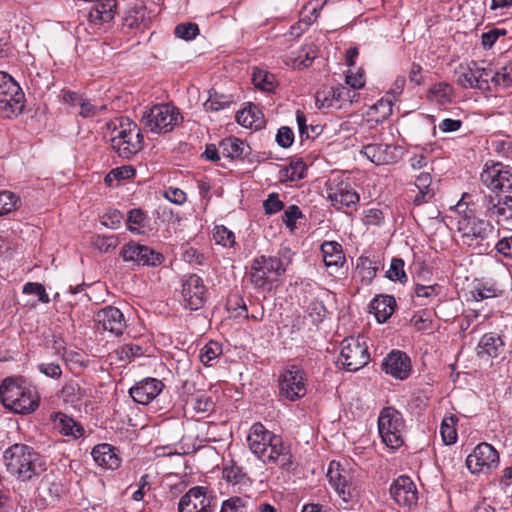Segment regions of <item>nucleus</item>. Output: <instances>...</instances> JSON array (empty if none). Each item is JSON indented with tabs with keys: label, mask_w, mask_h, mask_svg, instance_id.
Masks as SVG:
<instances>
[{
	"label": "nucleus",
	"mask_w": 512,
	"mask_h": 512,
	"mask_svg": "<svg viewBox=\"0 0 512 512\" xmlns=\"http://www.w3.org/2000/svg\"><path fill=\"white\" fill-rule=\"evenodd\" d=\"M475 196L464 193L455 205V211L459 214L457 230L463 244L468 246L479 245L492 234L494 226L489 220L475 215Z\"/></svg>",
	"instance_id": "nucleus-1"
},
{
	"label": "nucleus",
	"mask_w": 512,
	"mask_h": 512,
	"mask_svg": "<svg viewBox=\"0 0 512 512\" xmlns=\"http://www.w3.org/2000/svg\"><path fill=\"white\" fill-rule=\"evenodd\" d=\"M112 126L111 146L123 159H131L144 148V138L138 125L127 117H119Z\"/></svg>",
	"instance_id": "nucleus-2"
},
{
	"label": "nucleus",
	"mask_w": 512,
	"mask_h": 512,
	"mask_svg": "<svg viewBox=\"0 0 512 512\" xmlns=\"http://www.w3.org/2000/svg\"><path fill=\"white\" fill-rule=\"evenodd\" d=\"M3 405L18 414H29L39 406V395L34 387L23 386L14 378H6L0 385Z\"/></svg>",
	"instance_id": "nucleus-3"
},
{
	"label": "nucleus",
	"mask_w": 512,
	"mask_h": 512,
	"mask_svg": "<svg viewBox=\"0 0 512 512\" xmlns=\"http://www.w3.org/2000/svg\"><path fill=\"white\" fill-rule=\"evenodd\" d=\"M4 458L10 473L28 481L45 470V460L36 450H5Z\"/></svg>",
	"instance_id": "nucleus-4"
},
{
	"label": "nucleus",
	"mask_w": 512,
	"mask_h": 512,
	"mask_svg": "<svg viewBox=\"0 0 512 512\" xmlns=\"http://www.w3.org/2000/svg\"><path fill=\"white\" fill-rule=\"evenodd\" d=\"M25 94L20 85L7 72L0 71V114L5 119H14L25 108Z\"/></svg>",
	"instance_id": "nucleus-5"
},
{
	"label": "nucleus",
	"mask_w": 512,
	"mask_h": 512,
	"mask_svg": "<svg viewBox=\"0 0 512 512\" xmlns=\"http://www.w3.org/2000/svg\"><path fill=\"white\" fill-rule=\"evenodd\" d=\"M404 421L400 412L393 407L384 408L378 418V430L387 448H401L405 445Z\"/></svg>",
	"instance_id": "nucleus-6"
},
{
	"label": "nucleus",
	"mask_w": 512,
	"mask_h": 512,
	"mask_svg": "<svg viewBox=\"0 0 512 512\" xmlns=\"http://www.w3.org/2000/svg\"><path fill=\"white\" fill-rule=\"evenodd\" d=\"M341 346L337 365L341 366L344 370L355 372L369 363L370 354L362 336L345 338Z\"/></svg>",
	"instance_id": "nucleus-7"
},
{
	"label": "nucleus",
	"mask_w": 512,
	"mask_h": 512,
	"mask_svg": "<svg viewBox=\"0 0 512 512\" xmlns=\"http://www.w3.org/2000/svg\"><path fill=\"white\" fill-rule=\"evenodd\" d=\"M179 109L170 104H158L142 116L144 127L153 133H167L182 121Z\"/></svg>",
	"instance_id": "nucleus-8"
},
{
	"label": "nucleus",
	"mask_w": 512,
	"mask_h": 512,
	"mask_svg": "<svg viewBox=\"0 0 512 512\" xmlns=\"http://www.w3.org/2000/svg\"><path fill=\"white\" fill-rule=\"evenodd\" d=\"M286 271L282 260L276 256L256 257L251 266V282L257 289H270L271 283Z\"/></svg>",
	"instance_id": "nucleus-9"
},
{
	"label": "nucleus",
	"mask_w": 512,
	"mask_h": 512,
	"mask_svg": "<svg viewBox=\"0 0 512 512\" xmlns=\"http://www.w3.org/2000/svg\"><path fill=\"white\" fill-rule=\"evenodd\" d=\"M481 202L485 216L496 221L498 225L512 229V196L498 194L475 195Z\"/></svg>",
	"instance_id": "nucleus-10"
},
{
	"label": "nucleus",
	"mask_w": 512,
	"mask_h": 512,
	"mask_svg": "<svg viewBox=\"0 0 512 512\" xmlns=\"http://www.w3.org/2000/svg\"><path fill=\"white\" fill-rule=\"evenodd\" d=\"M306 377L304 370L290 365L279 376V395L289 401H296L306 395Z\"/></svg>",
	"instance_id": "nucleus-11"
},
{
	"label": "nucleus",
	"mask_w": 512,
	"mask_h": 512,
	"mask_svg": "<svg viewBox=\"0 0 512 512\" xmlns=\"http://www.w3.org/2000/svg\"><path fill=\"white\" fill-rule=\"evenodd\" d=\"M480 180L491 190L512 191V167L501 162L485 164Z\"/></svg>",
	"instance_id": "nucleus-12"
},
{
	"label": "nucleus",
	"mask_w": 512,
	"mask_h": 512,
	"mask_svg": "<svg viewBox=\"0 0 512 512\" xmlns=\"http://www.w3.org/2000/svg\"><path fill=\"white\" fill-rule=\"evenodd\" d=\"M327 199L337 210L356 207L360 197L359 194L340 178L330 179L326 183Z\"/></svg>",
	"instance_id": "nucleus-13"
},
{
	"label": "nucleus",
	"mask_w": 512,
	"mask_h": 512,
	"mask_svg": "<svg viewBox=\"0 0 512 512\" xmlns=\"http://www.w3.org/2000/svg\"><path fill=\"white\" fill-rule=\"evenodd\" d=\"M120 255L125 262H133L142 266H158L163 263L165 257L162 253L148 246L136 243H128L121 249Z\"/></svg>",
	"instance_id": "nucleus-14"
},
{
	"label": "nucleus",
	"mask_w": 512,
	"mask_h": 512,
	"mask_svg": "<svg viewBox=\"0 0 512 512\" xmlns=\"http://www.w3.org/2000/svg\"><path fill=\"white\" fill-rule=\"evenodd\" d=\"M213 498L204 487L196 486L184 494L179 503V512H214Z\"/></svg>",
	"instance_id": "nucleus-15"
},
{
	"label": "nucleus",
	"mask_w": 512,
	"mask_h": 512,
	"mask_svg": "<svg viewBox=\"0 0 512 512\" xmlns=\"http://www.w3.org/2000/svg\"><path fill=\"white\" fill-rule=\"evenodd\" d=\"M206 287L201 277L189 275L182 283V296L185 307L195 311L205 303Z\"/></svg>",
	"instance_id": "nucleus-16"
},
{
	"label": "nucleus",
	"mask_w": 512,
	"mask_h": 512,
	"mask_svg": "<svg viewBox=\"0 0 512 512\" xmlns=\"http://www.w3.org/2000/svg\"><path fill=\"white\" fill-rule=\"evenodd\" d=\"M332 465L333 462L330 464L327 476L339 497L346 504L358 502L359 489L351 482L350 477L341 474L338 469L333 470Z\"/></svg>",
	"instance_id": "nucleus-17"
},
{
	"label": "nucleus",
	"mask_w": 512,
	"mask_h": 512,
	"mask_svg": "<svg viewBox=\"0 0 512 512\" xmlns=\"http://www.w3.org/2000/svg\"><path fill=\"white\" fill-rule=\"evenodd\" d=\"M97 327L109 331L115 336H121L126 329V321L123 313L114 306H106L100 309L94 318Z\"/></svg>",
	"instance_id": "nucleus-18"
},
{
	"label": "nucleus",
	"mask_w": 512,
	"mask_h": 512,
	"mask_svg": "<svg viewBox=\"0 0 512 512\" xmlns=\"http://www.w3.org/2000/svg\"><path fill=\"white\" fill-rule=\"evenodd\" d=\"M163 388L164 384L162 381L147 377L136 382L129 389V395L136 403L148 405L162 392Z\"/></svg>",
	"instance_id": "nucleus-19"
},
{
	"label": "nucleus",
	"mask_w": 512,
	"mask_h": 512,
	"mask_svg": "<svg viewBox=\"0 0 512 512\" xmlns=\"http://www.w3.org/2000/svg\"><path fill=\"white\" fill-rule=\"evenodd\" d=\"M390 495L400 506L412 507L418 500L416 485L408 476H399L390 486Z\"/></svg>",
	"instance_id": "nucleus-20"
},
{
	"label": "nucleus",
	"mask_w": 512,
	"mask_h": 512,
	"mask_svg": "<svg viewBox=\"0 0 512 512\" xmlns=\"http://www.w3.org/2000/svg\"><path fill=\"white\" fill-rule=\"evenodd\" d=\"M398 150L396 145L369 143L362 147L361 153L376 165H388L398 161Z\"/></svg>",
	"instance_id": "nucleus-21"
},
{
	"label": "nucleus",
	"mask_w": 512,
	"mask_h": 512,
	"mask_svg": "<svg viewBox=\"0 0 512 512\" xmlns=\"http://www.w3.org/2000/svg\"><path fill=\"white\" fill-rule=\"evenodd\" d=\"M382 369L398 379H406L411 371V361L409 357L401 351H392L382 362Z\"/></svg>",
	"instance_id": "nucleus-22"
},
{
	"label": "nucleus",
	"mask_w": 512,
	"mask_h": 512,
	"mask_svg": "<svg viewBox=\"0 0 512 512\" xmlns=\"http://www.w3.org/2000/svg\"><path fill=\"white\" fill-rule=\"evenodd\" d=\"M498 463V450H473L466 458V466L473 474L497 467Z\"/></svg>",
	"instance_id": "nucleus-23"
},
{
	"label": "nucleus",
	"mask_w": 512,
	"mask_h": 512,
	"mask_svg": "<svg viewBox=\"0 0 512 512\" xmlns=\"http://www.w3.org/2000/svg\"><path fill=\"white\" fill-rule=\"evenodd\" d=\"M487 74L485 68L478 67L476 62H472L467 67H461L458 76V83L463 88H477L484 90L488 88V80L482 79V75Z\"/></svg>",
	"instance_id": "nucleus-24"
},
{
	"label": "nucleus",
	"mask_w": 512,
	"mask_h": 512,
	"mask_svg": "<svg viewBox=\"0 0 512 512\" xmlns=\"http://www.w3.org/2000/svg\"><path fill=\"white\" fill-rule=\"evenodd\" d=\"M250 448L262 445L263 448L282 447V440L278 435L270 432L263 424L257 422L252 425L248 435Z\"/></svg>",
	"instance_id": "nucleus-25"
},
{
	"label": "nucleus",
	"mask_w": 512,
	"mask_h": 512,
	"mask_svg": "<svg viewBox=\"0 0 512 512\" xmlns=\"http://www.w3.org/2000/svg\"><path fill=\"white\" fill-rule=\"evenodd\" d=\"M51 421L53 428L64 436L71 437L72 439L90 437V435L85 434V429L82 425L76 423L73 418L62 412L54 413L51 416Z\"/></svg>",
	"instance_id": "nucleus-26"
},
{
	"label": "nucleus",
	"mask_w": 512,
	"mask_h": 512,
	"mask_svg": "<svg viewBox=\"0 0 512 512\" xmlns=\"http://www.w3.org/2000/svg\"><path fill=\"white\" fill-rule=\"evenodd\" d=\"M219 149L224 157L231 160L243 159L250 153L249 145L234 136L221 140Z\"/></svg>",
	"instance_id": "nucleus-27"
},
{
	"label": "nucleus",
	"mask_w": 512,
	"mask_h": 512,
	"mask_svg": "<svg viewBox=\"0 0 512 512\" xmlns=\"http://www.w3.org/2000/svg\"><path fill=\"white\" fill-rule=\"evenodd\" d=\"M321 252L323 261L327 267H334L336 269L343 266L346 261L343 248L340 243L336 241H325L321 245Z\"/></svg>",
	"instance_id": "nucleus-28"
},
{
	"label": "nucleus",
	"mask_w": 512,
	"mask_h": 512,
	"mask_svg": "<svg viewBox=\"0 0 512 512\" xmlns=\"http://www.w3.org/2000/svg\"><path fill=\"white\" fill-rule=\"evenodd\" d=\"M236 121L246 128L259 130L265 125V119L261 110L253 104L239 111L236 114Z\"/></svg>",
	"instance_id": "nucleus-29"
},
{
	"label": "nucleus",
	"mask_w": 512,
	"mask_h": 512,
	"mask_svg": "<svg viewBox=\"0 0 512 512\" xmlns=\"http://www.w3.org/2000/svg\"><path fill=\"white\" fill-rule=\"evenodd\" d=\"M396 301L389 295H380L371 302V309L379 323L386 322L394 313Z\"/></svg>",
	"instance_id": "nucleus-30"
},
{
	"label": "nucleus",
	"mask_w": 512,
	"mask_h": 512,
	"mask_svg": "<svg viewBox=\"0 0 512 512\" xmlns=\"http://www.w3.org/2000/svg\"><path fill=\"white\" fill-rule=\"evenodd\" d=\"M345 93L348 94L349 90L344 86L325 87L318 90L315 95L316 106L319 109L329 108L333 106L335 101L343 99Z\"/></svg>",
	"instance_id": "nucleus-31"
},
{
	"label": "nucleus",
	"mask_w": 512,
	"mask_h": 512,
	"mask_svg": "<svg viewBox=\"0 0 512 512\" xmlns=\"http://www.w3.org/2000/svg\"><path fill=\"white\" fill-rule=\"evenodd\" d=\"M378 269L377 262L367 256H360L356 263L355 277H359L363 284L368 285L376 277Z\"/></svg>",
	"instance_id": "nucleus-32"
},
{
	"label": "nucleus",
	"mask_w": 512,
	"mask_h": 512,
	"mask_svg": "<svg viewBox=\"0 0 512 512\" xmlns=\"http://www.w3.org/2000/svg\"><path fill=\"white\" fill-rule=\"evenodd\" d=\"M503 346L502 339L495 333H487L482 336L477 347L480 357H497L499 349Z\"/></svg>",
	"instance_id": "nucleus-33"
},
{
	"label": "nucleus",
	"mask_w": 512,
	"mask_h": 512,
	"mask_svg": "<svg viewBox=\"0 0 512 512\" xmlns=\"http://www.w3.org/2000/svg\"><path fill=\"white\" fill-rule=\"evenodd\" d=\"M95 463L103 469H117L121 464V458L115 450H91Z\"/></svg>",
	"instance_id": "nucleus-34"
},
{
	"label": "nucleus",
	"mask_w": 512,
	"mask_h": 512,
	"mask_svg": "<svg viewBox=\"0 0 512 512\" xmlns=\"http://www.w3.org/2000/svg\"><path fill=\"white\" fill-rule=\"evenodd\" d=\"M453 88L447 83H437L431 86L427 91V98L431 102L443 106L451 102Z\"/></svg>",
	"instance_id": "nucleus-35"
},
{
	"label": "nucleus",
	"mask_w": 512,
	"mask_h": 512,
	"mask_svg": "<svg viewBox=\"0 0 512 512\" xmlns=\"http://www.w3.org/2000/svg\"><path fill=\"white\" fill-rule=\"evenodd\" d=\"M60 397L64 402L76 405L86 397V391L80 384L74 380H70L64 384L60 391Z\"/></svg>",
	"instance_id": "nucleus-36"
},
{
	"label": "nucleus",
	"mask_w": 512,
	"mask_h": 512,
	"mask_svg": "<svg viewBox=\"0 0 512 512\" xmlns=\"http://www.w3.org/2000/svg\"><path fill=\"white\" fill-rule=\"evenodd\" d=\"M146 17V9L142 4H129L123 17L124 25L129 28L138 26Z\"/></svg>",
	"instance_id": "nucleus-37"
},
{
	"label": "nucleus",
	"mask_w": 512,
	"mask_h": 512,
	"mask_svg": "<svg viewBox=\"0 0 512 512\" xmlns=\"http://www.w3.org/2000/svg\"><path fill=\"white\" fill-rule=\"evenodd\" d=\"M394 99L390 96H386L378 100L374 105H372L369 109V113L375 112L379 116L374 120L375 124L383 123L386 119L390 117L392 114V108L394 105Z\"/></svg>",
	"instance_id": "nucleus-38"
},
{
	"label": "nucleus",
	"mask_w": 512,
	"mask_h": 512,
	"mask_svg": "<svg viewBox=\"0 0 512 512\" xmlns=\"http://www.w3.org/2000/svg\"><path fill=\"white\" fill-rule=\"evenodd\" d=\"M147 221V215L141 209H132L128 212L127 228L136 234L144 233Z\"/></svg>",
	"instance_id": "nucleus-39"
},
{
	"label": "nucleus",
	"mask_w": 512,
	"mask_h": 512,
	"mask_svg": "<svg viewBox=\"0 0 512 512\" xmlns=\"http://www.w3.org/2000/svg\"><path fill=\"white\" fill-rule=\"evenodd\" d=\"M274 81L275 77L273 74L265 70L254 68L252 73V83L257 89L268 92L272 91L274 89Z\"/></svg>",
	"instance_id": "nucleus-40"
},
{
	"label": "nucleus",
	"mask_w": 512,
	"mask_h": 512,
	"mask_svg": "<svg viewBox=\"0 0 512 512\" xmlns=\"http://www.w3.org/2000/svg\"><path fill=\"white\" fill-rule=\"evenodd\" d=\"M296 121L298 124V129L300 136L303 138L304 136L309 138H316L323 132V127L321 125H307L306 124V116L305 114L297 110L296 111Z\"/></svg>",
	"instance_id": "nucleus-41"
},
{
	"label": "nucleus",
	"mask_w": 512,
	"mask_h": 512,
	"mask_svg": "<svg viewBox=\"0 0 512 512\" xmlns=\"http://www.w3.org/2000/svg\"><path fill=\"white\" fill-rule=\"evenodd\" d=\"M20 198L13 192L0 191V216L9 214L18 209Z\"/></svg>",
	"instance_id": "nucleus-42"
},
{
	"label": "nucleus",
	"mask_w": 512,
	"mask_h": 512,
	"mask_svg": "<svg viewBox=\"0 0 512 512\" xmlns=\"http://www.w3.org/2000/svg\"><path fill=\"white\" fill-rule=\"evenodd\" d=\"M307 166L302 159L292 160L283 171V178L289 181L301 180L306 176Z\"/></svg>",
	"instance_id": "nucleus-43"
},
{
	"label": "nucleus",
	"mask_w": 512,
	"mask_h": 512,
	"mask_svg": "<svg viewBox=\"0 0 512 512\" xmlns=\"http://www.w3.org/2000/svg\"><path fill=\"white\" fill-rule=\"evenodd\" d=\"M255 456L266 462V452L276 453V458H278V465L281 468L289 469L292 465V454L290 450H252Z\"/></svg>",
	"instance_id": "nucleus-44"
},
{
	"label": "nucleus",
	"mask_w": 512,
	"mask_h": 512,
	"mask_svg": "<svg viewBox=\"0 0 512 512\" xmlns=\"http://www.w3.org/2000/svg\"><path fill=\"white\" fill-rule=\"evenodd\" d=\"M457 422V418L455 416H450L448 418H444L440 432L445 445H452L457 440V432L455 428V424Z\"/></svg>",
	"instance_id": "nucleus-45"
},
{
	"label": "nucleus",
	"mask_w": 512,
	"mask_h": 512,
	"mask_svg": "<svg viewBox=\"0 0 512 512\" xmlns=\"http://www.w3.org/2000/svg\"><path fill=\"white\" fill-rule=\"evenodd\" d=\"M224 460V466L222 470L223 478L231 483H239L241 482L242 478L245 477V474L243 473L242 469L237 466L233 459H230L227 461L225 458Z\"/></svg>",
	"instance_id": "nucleus-46"
},
{
	"label": "nucleus",
	"mask_w": 512,
	"mask_h": 512,
	"mask_svg": "<svg viewBox=\"0 0 512 512\" xmlns=\"http://www.w3.org/2000/svg\"><path fill=\"white\" fill-rule=\"evenodd\" d=\"M386 277L392 281L405 283L407 281V275L404 271V261L400 258H393L390 268L386 272Z\"/></svg>",
	"instance_id": "nucleus-47"
},
{
	"label": "nucleus",
	"mask_w": 512,
	"mask_h": 512,
	"mask_svg": "<svg viewBox=\"0 0 512 512\" xmlns=\"http://www.w3.org/2000/svg\"><path fill=\"white\" fill-rule=\"evenodd\" d=\"M213 237L217 244L232 247L235 244L234 233L223 225L214 228Z\"/></svg>",
	"instance_id": "nucleus-48"
},
{
	"label": "nucleus",
	"mask_w": 512,
	"mask_h": 512,
	"mask_svg": "<svg viewBox=\"0 0 512 512\" xmlns=\"http://www.w3.org/2000/svg\"><path fill=\"white\" fill-rule=\"evenodd\" d=\"M315 58L316 51L314 46H306L298 52L297 57L294 59V66L297 68L309 67Z\"/></svg>",
	"instance_id": "nucleus-49"
},
{
	"label": "nucleus",
	"mask_w": 512,
	"mask_h": 512,
	"mask_svg": "<svg viewBox=\"0 0 512 512\" xmlns=\"http://www.w3.org/2000/svg\"><path fill=\"white\" fill-rule=\"evenodd\" d=\"M230 103L229 97L214 93L210 94L209 98L205 101L204 109L206 111H219L226 108Z\"/></svg>",
	"instance_id": "nucleus-50"
},
{
	"label": "nucleus",
	"mask_w": 512,
	"mask_h": 512,
	"mask_svg": "<svg viewBox=\"0 0 512 512\" xmlns=\"http://www.w3.org/2000/svg\"><path fill=\"white\" fill-rule=\"evenodd\" d=\"M249 497H231L223 502L220 512H247V501Z\"/></svg>",
	"instance_id": "nucleus-51"
},
{
	"label": "nucleus",
	"mask_w": 512,
	"mask_h": 512,
	"mask_svg": "<svg viewBox=\"0 0 512 512\" xmlns=\"http://www.w3.org/2000/svg\"><path fill=\"white\" fill-rule=\"evenodd\" d=\"M222 352L221 346L217 342L207 343L200 351V361L208 365L212 360L216 359Z\"/></svg>",
	"instance_id": "nucleus-52"
},
{
	"label": "nucleus",
	"mask_w": 512,
	"mask_h": 512,
	"mask_svg": "<svg viewBox=\"0 0 512 512\" xmlns=\"http://www.w3.org/2000/svg\"><path fill=\"white\" fill-rule=\"evenodd\" d=\"M93 246L101 253H109L118 245V239L115 236H96L93 239Z\"/></svg>",
	"instance_id": "nucleus-53"
},
{
	"label": "nucleus",
	"mask_w": 512,
	"mask_h": 512,
	"mask_svg": "<svg viewBox=\"0 0 512 512\" xmlns=\"http://www.w3.org/2000/svg\"><path fill=\"white\" fill-rule=\"evenodd\" d=\"M491 80L496 85L503 87L512 86V62L503 66L499 71L495 72Z\"/></svg>",
	"instance_id": "nucleus-54"
},
{
	"label": "nucleus",
	"mask_w": 512,
	"mask_h": 512,
	"mask_svg": "<svg viewBox=\"0 0 512 512\" xmlns=\"http://www.w3.org/2000/svg\"><path fill=\"white\" fill-rule=\"evenodd\" d=\"M174 33L178 38L192 40L198 35L199 28L195 23H181L175 27Z\"/></svg>",
	"instance_id": "nucleus-55"
},
{
	"label": "nucleus",
	"mask_w": 512,
	"mask_h": 512,
	"mask_svg": "<svg viewBox=\"0 0 512 512\" xmlns=\"http://www.w3.org/2000/svg\"><path fill=\"white\" fill-rule=\"evenodd\" d=\"M193 401L194 410L198 413L210 412L214 409V402L211 397L204 392L197 393L193 398Z\"/></svg>",
	"instance_id": "nucleus-56"
},
{
	"label": "nucleus",
	"mask_w": 512,
	"mask_h": 512,
	"mask_svg": "<svg viewBox=\"0 0 512 512\" xmlns=\"http://www.w3.org/2000/svg\"><path fill=\"white\" fill-rule=\"evenodd\" d=\"M303 214L297 205H290L282 215L283 223L289 228L290 231H293L296 228V221L299 218H302Z\"/></svg>",
	"instance_id": "nucleus-57"
},
{
	"label": "nucleus",
	"mask_w": 512,
	"mask_h": 512,
	"mask_svg": "<svg viewBox=\"0 0 512 512\" xmlns=\"http://www.w3.org/2000/svg\"><path fill=\"white\" fill-rule=\"evenodd\" d=\"M226 306L229 311L237 312L236 316H244L247 312L245 301L239 294L230 295L227 299Z\"/></svg>",
	"instance_id": "nucleus-58"
},
{
	"label": "nucleus",
	"mask_w": 512,
	"mask_h": 512,
	"mask_svg": "<svg viewBox=\"0 0 512 512\" xmlns=\"http://www.w3.org/2000/svg\"><path fill=\"white\" fill-rule=\"evenodd\" d=\"M325 4H326V1H324L322 4H319V5H312L311 3L305 5L303 10L301 11L302 20L307 25H310L313 22H315L319 16L320 10L322 9V7Z\"/></svg>",
	"instance_id": "nucleus-59"
},
{
	"label": "nucleus",
	"mask_w": 512,
	"mask_h": 512,
	"mask_svg": "<svg viewBox=\"0 0 512 512\" xmlns=\"http://www.w3.org/2000/svg\"><path fill=\"white\" fill-rule=\"evenodd\" d=\"M263 207L266 214L272 215L280 212L284 208V203L280 200L277 193H271L263 202Z\"/></svg>",
	"instance_id": "nucleus-60"
},
{
	"label": "nucleus",
	"mask_w": 512,
	"mask_h": 512,
	"mask_svg": "<svg viewBox=\"0 0 512 512\" xmlns=\"http://www.w3.org/2000/svg\"><path fill=\"white\" fill-rule=\"evenodd\" d=\"M79 107H80L79 115L84 118L94 117L97 114H99L102 110L106 109L105 105L96 106V105H93L89 100L84 99V98L82 99V101H80Z\"/></svg>",
	"instance_id": "nucleus-61"
},
{
	"label": "nucleus",
	"mask_w": 512,
	"mask_h": 512,
	"mask_svg": "<svg viewBox=\"0 0 512 512\" xmlns=\"http://www.w3.org/2000/svg\"><path fill=\"white\" fill-rule=\"evenodd\" d=\"M506 35L505 29L493 28L481 36V43L484 49H490L500 36Z\"/></svg>",
	"instance_id": "nucleus-62"
},
{
	"label": "nucleus",
	"mask_w": 512,
	"mask_h": 512,
	"mask_svg": "<svg viewBox=\"0 0 512 512\" xmlns=\"http://www.w3.org/2000/svg\"><path fill=\"white\" fill-rule=\"evenodd\" d=\"M23 292L37 295L42 303H49L50 301V298L46 293L44 286L40 283H26L23 287Z\"/></svg>",
	"instance_id": "nucleus-63"
},
{
	"label": "nucleus",
	"mask_w": 512,
	"mask_h": 512,
	"mask_svg": "<svg viewBox=\"0 0 512 512\" xmlns=\"http://www.w3.org/2000/svg\"><path fill=\"white\" fill-rule=\"evenodd\" d=\"M294 141V133L293 131L287 127L283 126L278 129V132L276 134V142L279 146L283 148H288L292 145Z\"/></svg>",
	"instance_id": "nucleus-64"
}]
</instances>
